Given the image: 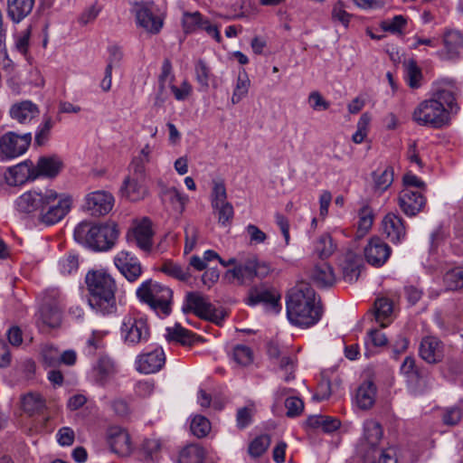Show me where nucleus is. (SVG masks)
Wrapping results in <instances>:
<instances>
[{"label": "nucleus", "mask_w": 463, "mask_h": 463, "mask_svg": "<svg viewBox=\"0 0 463 463\" xmlns=\"http://www.w3.org/2000/svg\"><path fill=\"white\" fill-rule=\"evenodd\" d=\"M62 300V295L58 288H49L44 292L42 305L58 306L61 308Z\"/></svg>", "instance_id": "obj_61"}, {"label": "nucleus", "mask_w": 463, "mask_h": 463, "mask_svg": "<svg viewBox=\"0 0 463 463\" xmlns=\"http://www.w3.org/2000/svg\"><path fill=\"white\" fill-rule=\"evenodd\" d=\"M15 205L21 213H38V222L51 226L61 222L69 213L72 198L52 189L30 190L16 199Z\"/></svg>", "instance_id": "obj_1"}, {"label": "nucleus", "mask_w": 463, "mask_h": 463, "mask_svg": "<svg viewBox=\"0 0 463 463\" xmlns=\"http://www.w3.org/2000/svg\"><path fill=\"white\" fill-rule=\"evenodd\" d=\"M320 301L317 300L314 288L301 282L291 288L287 298V316L289 322L299 327H310L322 317Z\"/></svg>", "instance_id": "obj_2"}, {"label": "nucleus", "mask_w": 463, "mask_h": 463, "mask_svg": "<svg viewBox=\"0 0 463 463\" xmlns=\"http://www.w3.org/2000/svg\"><path fill=\"white\" fill-rule=\"evenodd\" d=\"M137 296L141 302L147 304L157 315L163 317L170 315L173 291L168 287L147 279L137 288Z\"/></svg>", "instance_id": "obj_6"}, {"label": "nucleus", "mask_w": 463, "mask_h": 463, "mask_svg": "<svg viewBox=\"0 0 463 463\" xmlns=\"http://www.w3.org/2000/svg\"><path fill=\"white\" fill-rule=\"evenodd\" d=\"M382 437L383 430L380 423L374 420H368L364 423V439L373 450L376 449Z\"/></svg>", "instance_id": "obj_39"}, {"label": "nucleus", "mask_w": 463, "mask_h": 463, "mask_svg": "<svg viewBox=\"0 0 463 463\" xmlns=\"http://www.w3.org/2000/svg\"><path fill=\"white\" fill-rule=\"evenodd\" d=\"M420 357L429 364H436L443 357V345L434 336L424 337L420 345Z\"/></svg>", "instance_id": "obj_22"}, {"label": "nucleus", "mask_w": 463, "mask_h": 463, "mask_svg": "<svg viewBox=\"0 0 463 463\" xmlns=\"http://www.w3.org/2000/svg\"><path fill=\"white\" fill-rule=\"evenodd\" d=\"M391 254V248L380 238H373L364 248V257L367 262L375 267L383 266Z\"/></svg>", "instance_id": "obj_18"}, {"label": "nucleus", "mask_w": 463, "mask_h": 463, "mask_svg": "<svg viewBox=\"0 0 463 463\" xmlns=\"http://www.w3.org/2000/svg\"><path fill=\"white\" fill-rule=\"evenodd\" d=\"M153 235L152 223L145 218L128 232L127 241L144 251H149L153 245Z\"/></svg>", "instance_id": "obj_13"}, {"label": "nucleus", "mask_w": 463, "mask_h": 463, "mask_svg": "<svg viewBox=\"0 0 463 463\" xmlns=\"http://www.w3.org/2000/svg\"><path fill=\"white\" fill-rule=\"evenodd\" d=\"M269 266L253 254L241 256L240 261L235 267L225 272L226 279L239 286H250L255 279H262L269 275Z\"/></svg>", "instance_id": "obj_5"}, {"label": "nucleus", "mask_w": 463, "mask_h": 463, "mask_svg": "<svg viewBox=\"0 0 463 463\" xmlns=\"http://www.w3.org/2000/svg\"><path fill=\"white\" fill-rule=\"evenodd\" d=\"M359 230L367 232L373 225V213L368 205H364L359 210Z\"/></svg>", "instance_id": "obj_59"}, {"label": "nucleus", "mask_w": 463, "mask_h": 463, "mask_svg": "<svg viewBox=\"0 0 463 463\" xmlns=\"http://www.w3.org/2000/svg\"><path fill=\"white\" fill-rule=\"evenodd\" d=\"M194 71L197 82L203 89H208L209 80L212 76L211 69L203 60H198L194 65Z\"/></svg>", "instance_id": "obj_51"}, {"label": "nucleus", "mask_w": 463, "mask_h": 463, "mask_svg": "<svg viewBox=\"0 0 463 463\" xmlns=\"http://www.w3.org/2000/svg\"><path fill=\"white\" fill-rule=\"evenodd\" d=\"M108 443L111 450L119 456H128L132 450L129 434L126 430L118 426L109 429Z\"/></svg>", "instance_id": "obj_19"}, {"label": "nucleus", "mask_w": 463, "mask_h": 463, "mask_svg": "<svg viewBox=\"0 0 463 463\" xmlns=\"http://www.w3.org/2000/svg\"><path fill=\"white\" fill-rule=\"evenodd\" d=\"M207 20L208 19L204 18L199 12H185L184 13L182 20L184 31L186 33H190L197 30H202Z\"/></svg>", "instance_id": "obj_38"}, {"label": "nucleus", "mask_w": 463, "mask_h": 463, "mask_svg": "<svg viewBox=\"0 0 463 463\" xmlns=\"http://www.w3.org/2000/svg\"><path fill=\"white\" fill-rule=\"evenodd\" d=\"M398 205L408 217L418 215L426 206L427 199L421 191L403 188L398 195Z\"/></svg>", "instance_id": "obj_12"}, {"label": "nucleus", "mask_w": 463, "mask_h": 463, "mask_svg": "<svg viewBox=\"0 0 463 463\" xmlns=\"http://www.w3.org/2000/svg\"><path fill=\"white\" fill-rule=\"evenodd\" d=\"M444 51L437 55L442 60H455L463 49V33L458 30L448 29L443 34Z\"/></svg>", "instance_id": "obj_16"}, {"label": "nucleus", "mask_w": 463, "mask_h": 463, "mask_svg": "<svg viewBox=\"0 0 463 463\" xmlns=\"http://www.w3.org/2000/svg\"><path fill=\"white\" fill-rule=\"evenodd\" d=\"M54 126V121L50 116H44L39 129L35 134V143L43 146L49 138L50 131Z\"/></svg>", "instance_id": "obj_52"}, {"label": "nucleus", "mask_w": 463, "mask_h": 463, "mask_svg": "<svg viewBox=\"0 0 463 463\" xmlns=\"http://www.w3.org/2000/svg\"><path fill=\"white\" fill-rule=\"evenodd\" d=\"M165 363V352L161 347L139 354L137 358V369L143 373L158 372Z\"/></svg>", "instance_id": "obj_17"}, {"label": "nucleus", "mask_w": 463, "mask_h": 463, "mask_svg": "<svg viewBox=\"0 0 463 463\" xmlns=\"http://www.w3.org/2000/svg\"><path fill=\"white\" fill-rule=\"evenodd\" d=\"M376 386L370 381H364L357 389L356 403L362 410L370 409L375 402Z\"/></svg>", "instance_id": "obj_30"}, {"label": "nucleus", "mask_w": 463, "mask_h": 463, "mask_svg": "<svg viewBox=\"0 0 463 463\" xmlns=\"http://www.w3.org/2000/svg\"><path fill=\"white\" fill-rule=\"evenodd\" d=\"M375 319L381 324V326H386L383 319L389 317L392 313V303L387 298H377L374 303Z\"/></svg>", "instance_id": "obj_45"}, {"label": "nucleus", "mask_w": 463, "mask_h": 463, "mask_svg": "<svg viewBox=\"0 0 463 463\" xmlns=\"http://www.w3.org/2000/svg\"><path fill=\"white\" fill-rule=\"evenodd\" d=\"M371 121V117L367 113H364L358 122H357V130L352 137V140L356 143L360 144L364 141L365 137L367 136V128L369 126V123Z\"/></svg>", "instance_id": "obj_57"}, {"label": "nucleus", "mask_w": 463, "mask_h": 463, "mask_svg": "<svg viewBox=\"0 0 463 463\" xmlns=\"http://www.w3.org/2000/svg\"><path fill=\"white\" fill-rule=\"evenodd\" d=\"M144 180L128 177L124 182V194L130 201H138L146 194Z\"/></svg>", "instance_id": "obj_33"}, {"label": "nucleus", "mask_w": 463, "mask_h": 463, "mask_svg": "<svg viewBox=\"0 0 463 463\" xmlns=\"http://www.w3.org/2000/svg\"><path fill=\"white\" fill-rule=\"evenodd\" d=\"M412 118L419 125L435 128H441L449 122L447 109L439 100L432 98L420 102L415 109Z\"/></svg>", "instance_id": "obj_7"}, {"label": "nucleus", "mask_w": 463, "mask_h": 463, "mask_svg": "<svg viewBox=\"0 0 463 463\" xmlns=\"http://www.w3.org/2000/svg\"><path fill=\"white\" fill-rule=\"evenodd\" d=\"M285 407L287 409V416L293 418L300 415L304 409V402L297 397H289L285 401Z\"/></svg>", "instance_id": "obj_60"}, {"label": "nucleus", "mask_w": 463, "mask_h": 463, "mask_svg": "<svg viewBox=\"0 0 463 463\" xmlns=\"http://www.w3.org/2000/svg\"><path fill=\"white\" fill-rule=\"evenodd\" d=\"M63 163L58 156H46L38 159L34 171L37 173V177L54 178L59 175Z\"/></svg>", "instance_id": "obj_24"}, {"label": "nucleus", "mask_w": 463, "mask_h": 463, "mask_svg": "<svg viewBox=\"0 0 463 463\" xmlns=\"http://www.w3.org/2000/svg\"><path fill=\"white\" fill-rule=\"evenodd\" d=\"M120 331L122 338L128 345L146 343L150 336L146 319L130 315L123 318Z\"/></svg>", "instance_id": "obj_9"}, {"label": "nucleus", "mask_w": 463, "mask_h": 463, "mask_svg": "<svg viewBox=\"0 0 463 463\" xmlns=\"http://www.w3.org/2000/svg\"><path fill=\"white\" fill-rule=\"evenodd\" d=\"M10 116L20 124H26L39 114L38 107L30 100L14 104L10 109Z\"/></svg>", "instance_id": "obj_26"}, {"label": "nucleus", "mask_w": 463, "mask_h": 463, "mask_svg": "<svg viewBox=\"0 0 463 463\" xmlns=\"http://www.w3.org/2000/svg\"><path fill=\"white\" fill-rule=\"evenodd\" d=\"M246 303L249 306H256L257 304L264 303L275 313H279L280 310L279 298L275 294L269 289L259 288L257 287H252L249 289Z\"/></svg>", "instance_id": "obj_23"}, {"label": "nucleus", "mask_w": 463, "mask_h": 463, "mask_svg": "<svg viewBox=\"0 0 463 463\" xmlns=\"http://www.w3.org/2000/svg\"><path fill=\"white\" fill-rule=\"evenodd\" d=\"M113 196L105 191H96L86 196L85 209L92 216L105 215L112 209Z\"/></svg>", "instance_id": "obj_15"}, {"label": "nucleus", "mask_w": 463, "mask_h": 463, "mask_svg": "<svg viewBox=\"0 0 463 463\" xmlns=\"http://www.w3.org/2000/svg\"><path fill=\"white\" fill-rule=\"evenodd\" d=\"M61 309L58 306L41 305L36 314V325L40 329L56 327L61 323Z\"/></svg>", "instance_id": "obj_25"}, {"label": "nucleus", "mask_w": 463, "mask_h": 463, "mask_svg": "<svg viewBox=\"0 0 463 463\" xmlns=\"http://www.w3.org/2000/svg\"><path fill=\"white\" fill-rule=\"evenodd\" d=\"M22 407L26 413L33 415L43 411L45 401L39 393L30 392L23 397Z\"/></svg>", "instance_id": "obj_35"}, {"label": "nucleus", "mask_w": 463, "mask_h": 463, "mask_svg": "<svg viewBox=\"0 0 463 463\" xmlns=\"http://www.w3.org/2000/svg\"><path fill=\"white\" fill-rule=\"evenodd\" d=\"M431 98L439 100L443 108L447 106L451 112H457L458 110L455 92L450 89H437Z\"/></svg>", "instance_id": "obj_41"}, {"label": "nucleus", "mask_w": 463, "mask_h": 463, "mask_svg": "<svg viewBox=\"0 0 463 463\" xmlns=\"http://www.w3.org/2000/svg\"><path fill=\"white\" fill-rule=\"evenodd\" d=\"M383 230L392 243H399L406 237V225L397 213H389L383 220Z\"/></svg>", "instance_id": "obj_20"}, {"label": "nucleus", "mask_w": 463, "mask_h": 463, "mask_svg": "<svg viewBox=\"0 0 463 463\" xmlns=\"http://www.w3.org/2000/svg\"><path fill=\"white\" fill-rule=\"evenodd\" d=\"M310 278L319 288L332 286L335 281L333 268L326 262H321L314 266Z\"/></svg>", "instance_id": "obj_28"}, {"label": "nucleus", "mask_w": 463, "mask_h": 463, "mask_svg": "<svg viewBox=\"0 0 463 463\" xmlns=\"http://www.w3.org/2000/svg\"><path fill=\"white\" fill-rule=\"evenodd\" d=\"M198 228L193 224H187L184 228V254L190 253L196 246L198 240Z\"/></svg>", "instance_id": "obj_56"}, {"label": "nucleus", "mask_w": 463, "mask_h": 463, "mask_svg": "<svg viewBox=\"0 0 463 463\" xmlns=\"http://www.w3.org/2000/svg\"><path fill=\"white\" fill-rule=\"evenodd\" d=\"M250 85V80L246 71L244 70L240 71L232 96V103L233 105L238 104L247 96Z\"/></svg>", "instance_id": "obj_36"}, {"label": "nucleus", "mask_w": 463, "mask_h": 463, "mask_svg": "<svg viewBox=\"0 0 463 463\" xmlns=\"http://www.w3.org/2000/svg\"><path fill=\"white\" fill-rule=\"evenodd\" d=\"M373 453V459L372 463H397L394 449L392 448L386 449H374Z\"/></svg>", "instance_id": "obj_58"}, {"label": "nucleus", "mask_w": 463, "mask_h": 463, "mask_svg": "<svg viewBox=\"0 0 463 463\" xmlns=\"http://www.w3.org/2000/svg\"><path fill=\"white\" fill-rule=\"evenodd\" d=\"M233 361L241 366H247L253 362L252 350L244 345H237L232 350Z\"/></svg>", "instance_id": "obj_46"}, {"label": "nucleus", "mask_w": 463, "mask_h": 463, "mask_svg": "<svg viewBox=\"0 0 463 463\" xmlns=\"http://www.w3.org/2000/svg\"><path fill=\"white\" fill-rule=\"evenodd\" d=\"M204 450L196 444H190L184 448L178 458V463H203Z\"/></svg>", "instance_id": "obj_34"}, {"label": "nucleus", "mask_w": 463, "mask_h": 463, "mask_svg": "<svg viewBox=\"0 0 463 463\" xmlns=\"http://www.w3.org/2000/svg\"><path fill=\"white\" fill-rule=\"evenodd\" d=\"M33 27L28 25L14 34V48L25 58L28 55Z\"/></svg>", "instance_id": "obj_42"}, {"label": "nucleus", "mask_w": 463, "mask_h": 463, "mask_svg": "<svg viewBox=\"0 0 463 463\" xmlns=\"http://www.w3.org/2000/svg\"><path fill=\"white\" fill-rule=\"evenodd\" d=\"M213 208L217 212L219 222L222 225H226L232 220L234 211L232 205L229 202Z\"/></svg>", "instance_id": "obj_63"}, {"label": "nucleus", "mask_w": 463, "mask_h": 463, "mask_svg": "<svg viewBox=\"0 0 463 463\" xmlns=\"http://www.w3.org/2000/svg\"><path fill=\"white\" fill-rule=\"evenodd\" d=\"M32 141V134L18 135L9 131L0 137V160L15 158L26 152Z\"/></svg>", "instance_id": "obj_10"}, {"label": "nucleus", "mask_w": 463, "mask_h": 463, "mask_svg": "<svg viewBox=\"0 0 463 463\" xmlns=\"http://www.w3.org/2000/svg\"><path fill=\"white\" fill-rule=\"evenodd\" d=\"M443 279L449 290H457L463 288V267L449 269L445 273Z\"/></svg>", "instance_id": "obj_44"}, {"label": "nucleus", "mask_w": 463, "mask_h": 463, "mask_svg": "<svg viewBox=\"0 0 463 463\" xmlns=\"http://www.w3.org/2000/svg\"><path fill=\"white\" fill-rule=\"evenodd\" d=\"M34 6V0H7V15L14 23H20L28 16Z\"/></svg>", "instance_id": "obj_27"}, {"label": "nucleus", "mask_w": 463, "mask_h": 463, "mask_svg": "<svg viewBox=\"0 0 463 463\" xmlns=\"http://www.w3.org/2000/svg\"><path fill=\"white\" fill-rule=\"evenodd\" d=\"M136 18L137 25L147 33L156 34L163 27V18L154 3H142L137 5Z\"/></svg>", "instance_id": "obj_11"}, {"label": "nucleus", "mask_w": 463, "mask_h": 463, "mask_svg": "<svg viewBox=\"0 0 463 463\" xmlns=\"http://www.w3.org/2000/svg\"><path fill=\"white\" fill-rule=\"evenodd\" d=\"M182 310L184 313H194L200 318L220 324L223 317L209 301L199 292H188L185 296Z\"/></svg>", "instance_id": "obj_8"}, {"label": "nucleus", "mask_w": 463, "mask_h": 463, "mask_svg": "<svg viewBox=\"0 0 463 463\" xmlns=\"http://www.w3.org/2000/svg\"><path fill=\"white\" fill-rule=\"evenodd\" d=\"M407 24V20L402 15H395L392 19H387L382 23V28L385 32L392 33H402Z\"/></svg>", "instance_id": "obj_54"}, {"label": "nucleus", "mask_w": 463, "mask_h": 463, "mask_svg": "<svg viewBox=\"0 0 463 463\" xmlns=\"http://www.w3.org/2000/svg\"><path fill=\"white\" fill-rule=\"evenodd\" d=\"M59 269L63 275H71L76 272L79 268L78 256L73 253H69L59 260Z\"/></svg>", "instance_id": "obj_53"}, {"label": "nucleus", "mask_w": 463, "mask_h": 463, "mask_svg": "<svg viewBox=\"0 0 463 463\" xmlns=\"http://www.w3.org/2000/svg\"><path fill=\"white\" fill-rule=\"evenodd\" d=\"M190 429L194 436L203 438L210 432L211 423L206 417L197 415L192 420Z\"/></svg>", "instance_id": "obj_50"}, {"label": "nucleus", "mask_w": 463, "mask_h": 463, "mask_svg": "<svg viewBox=\"0 0 463 463\" xmlns=\"http://www.w3.org/2000/svg\"><path fill=\"white\" fill-rule=\"evenodd\" d=\"M35 170V165L29 160L24 161L13 167H10L8 170L9 176H6V179L9 184L12 185H20L24 184L29 180H35L37 177V174Z\"/></svg>", "instance_id": "obj_21"}, {"label": "nucleus", "mask_w": 463, "mask_h": 463, "mask_svg": "<svg viewBox=\"0 0 463 463\" xmlns=\"http://www.w3.org/2000/svg\"><path fill=\"white\" fill-rule=\"evenodd\" d=\"M335 250V244L328 233L322 234L315 243L314 252L321 259L329 258Z\"/></svg>", "instance_id": "obj_37"}, {"label": "nucleus", "mask_w": 463, "mask_h": 463, "mask_svg": "<svg viewBox=\"0 0 463 463\" xmlns=\"http://www.w3.org/2000/svg\"><path fill=\"white\" fill-rule=\"evenodd\" d=\"M114 263L119 272L129 281H136L142 274L139 260L128 250L119 251L114 258Z\"/></svg>", "instance_id": "obj_14"}, {"label": "nucleus", "mask_w": 463, "mask_h": 463, "mask_svg": "<svg viewBox=\"0 0 463 463\" xmlns=\"http://www.w3.org/2000/svg\"><path fill=\"white\" fill-rule=\"evenodd\" d=\"M160 270L172 278L182 281H186L191 277L189 269L172 261L165 260L160 268Z\"/></svg>", "instance_id": "obj_40"}, {"label": "nucleus", "mask_w": 463, "mask_h": 463, "mask_svg": "<svg viewBox=\"0 0 463 463\" xmlns=\"http://www.w3.org/2000/svg\"><path fill=\"white\" fill-rule=\"evenodd\" d=\"M279 368L285 372L286 375L284 380L289 382L295 378L294 372L297 364V358L295 355L282 354L277 362Z\"/></svg>", "instance_id": "obj_49"}, {"label": "nucleus", "mask_w": 463, "mask_h": 463, "mask_svg": "<svg viewBox=\"0 0 463 463\" xmlns=\"http://www.w3.org/2000/svg\"><path fill=\"white\" fill-rule=\"evenodd\" d=\"M85 282L90 293L89 305L102 315L116 311L115 279L106 271L90 270L86 274Z\"/></svg>", "instance_id": "obj_3"}, {"label": "nucleus", "mask_w": 463, "mask_h": 463, "mask_svg": "<svg viewBox=\"0 0 463 463\" xmlns=\"http://www.w3.org/2000/svg\"><path fill=\"white\" fill-rule=\"evenodd\" d=\"M101 11V8L96 4L86 8L80 15L78 22L81 25H87L95 21Z\"/></svg>", "instance_id": "obj_64"}, {"label": "nucleus", "mask_w": 463, "mask_h": 463, "mask_svg": "<svg viewBox=\"0 0 463 463\" xmlns=\"http://www.w3.org/2000/svg\"><path fill=\"white\" fill-rule=\"evenodd\" d=\"M118 236V231L114 222L93 224L81 222L74 230V238L78 242L97 251L111 249Z\"/></svg>", "instance_id": "obj_4"}, {"label": "nucleus", "mask_w": 463, "mask_h": 463, "mask_svg": "<svg viewBox=\"0 0 463 463\" xmlns=\"http://www.w3.org/2000/svg\"><path fill=\"white\" fill-rule=\"evenodd\" d=\"M405 79L412 89H418L420 86L422 72L415 61L411 60L405 63Z\"/></svg>", "instance_id": "obj_43"}, {"label": "nucleus", "mask_w": 463, "mask_h": 463, "mask_svg": "<svg viewBox=\"0 0 463 463\" xmlns=\"http://www.w3.org/2000/svg\"><path fill=\"white\" fill-rule=\"evenodd\" d=\"M341 265L345 281L354 282L357 280L362 266V260L359 255L351 250L347 251Z\"/></svg>", "instance_id": "obj_29"}, {"label": "nucleus", "mask_w": 463, "mask_h": 463, "mask_svg": "<svg viewBox=\"0 0 463 463\" xmlns=\"http://www.w3.org/2000/svg\"><path fill=\"white\" fill-rule=\"evenodd\" d=\"M270 437L263 434L256 437L249 445V453L253 458L260 457L269 447Z\"/></svg>", "instance_id": "obj_48"}, {"label": "nucleus", "mask_w": 463, "mask_h": 463, "mask_svg": "<svg viewBox=\"0 0 463 463\" xmlns=\"http://www.w3.org/2000/svg\"><path fill=\"white\" fill-rule=\"evenodd\" d=\"M166 331V338L169 341H175L184 345H191L193 342L192 333L180 326H175L174 328L168 327Z\"/></svg>", "instance_id": "obj_47"}, {"label": "nucleus", "mask_w": 463, "mask_h": 463, "mask_svg": "<svg viewBox=\"0 0 463 463\" xmlns=\"http://www.w3.org/2000/svg\"><path fill=\"white\" fill-rule=\"evenodd\" d=\"M226 203L228 202L224 183L222 181H214L212 192V206L218 207V205Z\"/></svg>", "instance_id": "obj_55"}, {"label": "nucleus", "mask_w": 463, "mask_h": 463, "mask_svg": "<svg viewBox=\"0 0 463 463\" xmlns=\"http://www.w3.org/2000/svg\"><path fill=\"white\" fill-rule=\"evenodd\" d=\"M93 372L95 380L99 384H104L116 373L114 362L108 356H101L93 368Z\"/></svg>", "instance_id": "obj_31"}, {"label": "nucleus", "mask_w": 463, "mask_h": 463, "mask_svg": "<svg viewBox=\"0 0 463 463\" xmlns=\"http://www.w3.org/2000/svg\"><path fill=\"white\" fill-rule=\"evenodd\" d=\"M394 171L392 166H386L383 170H376L373 173V191L382 194L393 182Z\"/></svg>", "instance_id": "obj_32"}, {"label": "nucleus", "mask_w": 463, "mask_h": 463, "mask_svg": "<svg viewBox=\"0 0 463 463\" xmlns=\"http://www.w3.org/2000/svg\"><path fill=\"white\" fill-rule=\"evenodd\" d=\"M332 18L334 21L341 23L343 25L347 26L351 15L346 12L343 2L338 1L332 9Z\"/></svg>", "instance_id": "obj_62"}]
</instances>
